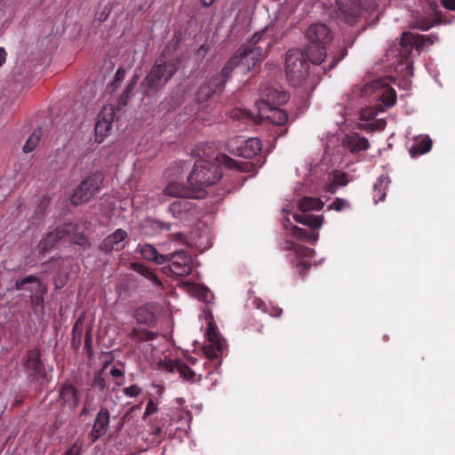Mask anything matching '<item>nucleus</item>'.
I'll use <instances>...</instances> for the list:
<instances>
[{"label":"nucleus","mask_w":455,"mask_h":455,"mask_svg":"<svg viewBox=\"0 0 455 455\" xmlns=\"http://www.w3.org/2000/svg\"><path fill=\"white\" fill-rule=\"evenodd\" d=\"M212 153V148L208 143L198 145L193 150V154L198 156L199 159L195 163L193 171L188 177V183L200 197L204 196L205 187L215 184L221 178L220 166L251 173V176L257 172L256 166L251 162L235 161L225 154L214 156Z\"/></svg>","instance_id":"obj_1"},{"label":"nucleus","mask_w":455,"mask_h":455,"mask_svg":"<svg viewBox=\"0 0 455 455\" xmlns=\"http://www.w3.org/2000/svg\"><path fill=\"white\" fill-rule=\"evenodd\" d=\"M214 0H201L202 4L205 7L211 6Z\"/></svg>","instance_id":"obj_57"},{"label":"nucleus","mask_w":455,"mask_h":455,"mask_svg":"<svg viewBox=\"0 0 455 455\" xmlns=\"http://www.w3.org/2000/svg\"><path fill=\"white\" fill-rule=\"evenodd\" d=\"M271 46L270 39L266 36V30L256 32L251 38L243 44L238 52L229 59L225 66L231 61L230 74L235 68H241L242 72H249L253 68L263 56V51Z\"/></svg>","instance_id":"obj_2"},{"label":"nucleus","mask_w":455,"mask_h":455,"mask_svg":"<svg viewBox=\"0 0 455 455\" xmlns=\"http://www.w3.org/2000/svg\"><path fill=\"white\" fill-rule=\"evenodd\" d=\"M293 218L298 223L307 226L311 229L320 228L323 221V216H315L304 212L300 214H295Z\"/></svg>","instance_id":"obj_29"},{"label":"nucleus","mask_w":455,"mask_h":455,"mask_svg":"<svg viewBox=\"0 0 455 455\" xmlns=\"http://www.w3.org/2000/svg\"><path fill=\"white\" fill-rule=\"evenodd\" d=\"M262 148L261 141L258 138H233L228 142L229 153L243 158H252L257 156Z\"/></svg>","instance_id":"obj_11"},{"label":"nucleus","mask_w":455,"mask_h":455,"mask_svg":"<svg viewBox=\"0 0 455 455\" xmlns=\"http://www.w3.org/2000/svg\"><path fill=\"white\" fill-rule=\"evenodd\" d=\"M14 288L17 291L28 290L33 293L32 297L35 301L39 305L44 302V294L46 289L44 287L39 279L33 275H27L26 277L17 280L14 284Z\"/></svg>","instance_id":"obj_15"},{"label":"nucleus","mask_w":455,"mask_h":455,"mask_svg":"<svg viewBox=\"0 0 455 455\" xmlns=\"http://www.w3.org/2000/svg\"><path fill=\"white\" fill-rule=\"evenodd\" d=\"M138 80H139V75L135 74L132 80L130 81V83L128 84L127 87L125 88V91L124 92L121 99L122 100H127L130 97V94L132 92V91L134 90L137 83H138Z\"/></svg>","instance_id":"obj_43"},{"label":"nucleus","mask_w":455,"mask_h":455,"mask_svg":"<svg viewBox=\"0 0 455 455\" xmlns=\"http://www.w3.org/2000/svg\"><path fill=\"white\" fill-rule=\"evenodd\" d=\"M92 387L99 391H103L107 388V381L103 377L102 371H97L94 374Z\"/></svg>","instance_id":"obj_41"},{"label":"nucleus","mask_w":455,"mask_h":455,"mask_svg":"<svg viewBox=\"0 0 455 455\" xmlns=\"http://www.w3.org/2000/svg\"><path fill=\"white\" fill-rule=\"evenodd\" d=\"M174 236L177 240L183 241L185 239V235L182 233H178Z\"/></svg>","instance_id":"obj_58"},{"label":"nucleus","mask_w":455,"mask_h":455,"mask_svg":"<svg viewBox=\"0 0 455 455\" xmlns=\"http://www.w3.org/2000/svg\"><path fill=\"white\" fill-rule=\"evenodd\" d=\"M125 72L123 68H118L115 75V82H122L124 79Z\"/></svg>","instance_id":"obj_52"},{"label":"nucleus","mask_w":455,"mask_h":455,"mask_svg":"<svg viewBox=\"0 0 455 455\" xmlns=\"http://www.w3.org/2000/svg\"><path fill=\"white\" fill-rule=\"evenodd\" d=\"M300 49H290L285 58V75L289 83L294 86H299L307 77L309 65Z\"/></svg>","instance_id":"obj_6"},{"label":"nucleus","mask_w":455,"mask_h":455,"mask_svg":"<svg viewBox=\"0 0 455 455\" xmlns=\"http://www.w3.org/2000/svg\"><path fill=\"white\" fill-rule=\"evenodd\" d=\"M292 235L300 240L306 241L311 244H315L319 237V234L315 229H305L298 226H293L291 229Z\"/></svg>","instance_id":"obj_30"},{"label":"nucleus","mask_w":455,"mask_h":455,"mask_svg":"<svg viewBox=\"0 0 455 455\" xmlns=\"http://www.w3.org/2000/svg\"><path fill=\"white\" fill-rule=\"evenodd\" d=\"M277 311H278V313L276 314V315H280L282 313V309H278Z\"/></svg>","instance_id":"obj_64"},{"label":"nucleus","mask_w":455,"mask_h":455,"mask_svg":"<svg viewBox=\"0 0 455 455\" xmlns=\"http://www.w3.org/2000/svg\"><path fill=\"white\" fill-rule=\"evenodd\" d=\"M157 410V404L152 399H150L147 403V407L144 412V418L152 415L153 413L156 412Z\"/></svg>","instance_id":"obj_46"},{"label":"nucleus","mask_w":455,"mask_h":455,"mask_svg":"<svg viewBox=\"0 0 455 455\" xmlns=\"http://www.w3.org/2000/svg\"><path fill=\"white\" fill-rule=\"evenodd\" d=\"M168 212L175 219L180 220H188L192 219L196 212V204L186 199H178L169 205Z\"/></svg>","instance_id":"obj_19"},{"label":"nucleus","mask_w":455,"mask_h":455,"mask_svg":"<svg viewBox=\"0 0 455 455\" xmlns=\"http://www.w3.org/2000/svg\"><path fill=\"white\" fill-rule=\"evenodd\" d=\"M22 366L28 374L29 381L41 382L46 379V369L41 359V351L39 348L35 347L26 352L23 356Z\"/></svg>","instance_id":"obj_9"},{"label":"nucleus","mask_w":455,"mask_h":455,"mask_svg":"<svg viewBox=\"0 0 455 455\" xmlns=\"http://www.w3.org/2000/svg\"><path fill=\"white\" fill-rule=\"evenodd\" d=\"M442 4L448 10L455 11V0H442Z\"/></svg>","instance_id":"obj_50"},{"label":"nucleus","mask_w":455,"mask_h":455,"mask_svg":"<svg viewBox=\"0 0 455 455\" xmlns=\"http://www.w3.org/2000/svg\"><path fill=\"white\" fill-rule=\"evenodd\" d=\"M231 61L228 66H224L220 73L212 76L205 84H202L196 93L198 101L204 102L210 99L213 94L220 92L230 77Z\"/></svg>","instance_id":"obj_10"},{"label":"nucleus","mask_w":455,"mask_h":455,"mask_svg":"<svg viewBox=\"0 0 455 455\" xmlns=\"http://www.w3.org/2000/svg\"><path fill=\"white\" fill-rule=\"evenodd\" d=\"M180 61L176 59L166 60L164 57L158 58L153 67H157L160 70L159 75L161 77L169 82L179 69Z\"/></svg>","instance_id":"obj_26"},{"label":"nucleus","mask_w":455,"mask_h":455,"mask_svg":"<svg viewBox=\"0 0 455 455\" xmlns=\"http://www.w3.org/2000/svg\"><path fill=\"white\" fill-rule=\"evenodd\" d=\"M42 133H43V132H42L41 127H37L36 129L34 130V132L28 137V139L27 140V141L23 147L24 153H30L36 148V147L39 143Z\"/></svg>","instance_id":"obj_35"},{"label":"nucleus","mask_w":455,"mask_h":455,"mask_svg":"<svg viewBox=\"0 0 455 455\" xmlns=\"http://www.w3.org/2000/svg\"><path fill=\"white\" fill-rule=\"evenodd\" d=\"M258 114L260 119L269 120L275 126L282 127L288 121L287 113L277 107H267L266 104L259 107Z\"/></svg>","instance_id":"obj_22"},{"label":"nucleus","mask_w":455,"mask_h":455,"mask_svg":"<svg viewBox=\"0 0 455 455\" xmlns=\"http://www.w3.org/2000/svg\"><path fill=\"white\" fill-rule=\"evenodd\" d=\"M286 251H292L298 259L297 267L299 268V275L304 276L310 264L307 261L310 259L315 251L302 244L295 243L291 241H286L283 248Z\"/></svg>","instance_id":"obj_16"},{"label":"nucleus","mask_w":455,"mask_h":455,"mask_svg":"<svg viewBox=\"0 0 455 455\" xmlns=\"http://www.w3.org/2000/svg\"><path fill=\"white\" fill-rule=\"evenodd\" d=\"M152 222V226L153 227H156V228H160L162 227V224L158 221H151Z\"/></svg>","instance_id":"obj_60"},{"label":"nucleus","mask_w":455,"mask_h":455,"mask_svg":"<svg viewBox=\"0 0 455 455\" xmlns=\"http://www.w3.org/2000/svg\"><path fill=\"white\" fill-rule=\"evenodd\" d=\"M431 8H432V10H433L436 14H438V12L435 11V9L437 8V4H431Z\"/></svg>","instance_id":"obj_61"},{"label":"nucleus","mask_w":455,"mask_h":455,"mask_svg":"<svg viewBox=\"0 0 455 455\" xmlns=\"http://www.w3.org/2000/svg\"><path fill=\"white\" fill-rule=\"evenodd\" d=\"M206 336L208 339V341L214 345L215 347H220V344H224L221 338L219 336L214 325L212 323H210L207 331H206Z\"/></svg>","instance_id":"obj_38"},{"label":"nucleus","mask_w":455,"mask_h":455,"mask_svg":"<svg viewBox=\"0 0 455 455\" xmlns=\"http://www.w3.org/2000/svg\"><path fill=\"white\" fill-rule=\"evenodd\" d=\"M224 344H220V347H215L210 343V346L204 347V353L209 359H217L222 354Z\"/></svg>","instance_id":"obj_40"},{"label":"nucleus","mask_w":455,"mask_h":455,"mask_svg":"<svg viewBox=\"0 0 455 455\" xmlns=\"http://www.w3.org/2000/svg\"><path fill=\"white\" fill-rule=\"evenodd\" d=\"M132 269L135 272L146 277L147 279L154 282V283H156V285L162 284L156 275L153 272V270L148 267L145 266L144 264L135 262L132 264Z\"/></svg>","instance_id":"obj_34"},{"label":"nucleus","mask_w":455,"mask_h":455,"mask_svg":"<svg viewBox=\"0 0 455 455\" xmlns=\"http://www.w3.org/2000/svg\"><path fill=\"white\" fill-rule=\"evenodd\" d=\"M86 413H87V409L84 407V408L83 409V411H82V413H81V414H82V415H84V414H86Z\"/></svg>","instance_id":"obj_62"},{"label":"nucleus","mask_w":455,"mask_h":455,"mask_svg":"<svg viewBox=\"0 0 455 455\" xmlns=\"http://www.w3.org/2000/svg\"><path fill=\"white\" fill-rule=\"evenodd\" d=\"M339 16L347 24L354 25L361 15L360 0H336Z\"/></svg>","instance_id":"obj_14"},{"label":"nucleus","mask_w":455,"mask_h":455,"mask_svg":"<svg viewBox=\"0 0 455 455\" xmlns=\"http://www.w3.org/2000/svg\"><path fill=\"white\" fill-rule=\"evenodd\" d=\"M153 435L159 436L162 434V429L159 427H156L152 431Z\"/></svg>","instance_id":"obj_56"},{"label":"nucleus","mask_w":455,"mask_h":455,"mask_svg":"<svg viewBox=\"0 0 455 455\" xmlns=\"http://www.w3.org/2000/svg\"><path fill=\"white\" fill-rule=\"evenodd\" d=\"M345 145L352 153L366 150L370 147L368 140L357 133L347 136Z\"/></svg>","instance_id":"obj_28"},{"label":"nucleus","mask_w":455,"mask_h":455,"mask_svg":"<svg viewBox=\"0 0 455 455\" xmlns=\"http://www.w3.org/2000/svg\"><path fill=\"white\" fill-rule=\"evenodd\" d=\"M124 419H125V417H123V419H122V420H121L120 427H123L124 422Z\"/></svg>","instance_id":"obj_63"},{"label":"nucleus","mask_w":455,"mask_h":455,"mask_svg":"<svg viewBox=\"0 0 455 455\" xmlns=\"http://www.w3.org/2000/svg\"><path fill=\"white\" fill-rule=\"evenodd\" d=\"M103 182V176L100 172L87 176L75 189L71 196V204L80 205L88 202L100 190Z\"/></svg>","instance_id":"obj_8"},{"label":"nucleus","mask_w":455,"mask_h":455,"mask_svg":"<svg viewBox=\"0 0 455 455\" xmlns=\"http://www.w3.org/2000/svg\"><path fill=\"white\" fill-rule=\"evenodd\" d=\"M114 116L115 115L113 109L107 107L103 108V109L99 114L94 129L97 142H102L105 137L108 135V132L112 127Z\"/></svg>","instance_id":"obj_20"},{"label":"nucleus","mask_w":455,"mask_h":455,"mask_svg":"<svg viewBox=\"0 0 455 455\" xmlns=\"http://www.w3.org/2000/svg\"><path fill=\"white\" fill-rule=\"evenodd\" d=\"M110 374H111L113 377H115V378H119V377L124 376V371H123L121 369H118V368L113 367V368L110 370Z\"/></svg>","instance_id":"obj_53"},{"label":"nucleus","mask_w":455,"mask_h":455,"mask_svg":"<svg viewBox=\"0 0 455 455\" xmlns=\"http://www.w3.org/2000/svg\"><path fill=\"white\" fill-rule=\"evenodd\" d=\"M432 144V140L429 137L422 138L411 147L410 154L411 156L426 154L431 150Z\"/></svg>","instance_id":"obj_31"},{"label":"nucleus","mask_w":455,"mask_h":455,"mask_svg":"<svg viewBox=\"0 0 455 455\" xmlns=\"http://www.w3.org/2000/svg\"><path fill=\"white\" fill-rule=\"evenodd\" d=\"M323 207V203L319 198L305 196L300 199L299 208L301 212L318 211Z\"/></svg>","instance_id":"obj_32"},{"label":"nucleus","mask_w":455,"mask_h":455,"mask_svg":"<svg viewBox=\"0 0 455 455\" xmlns=\"http://www.w3.org/2000/svg\"><path fill=\"white\" fill-rule=\"evenodd\" d=\"M306 37L307 58L315 65L321 64L326 57V45L333 38L331 29L325 24L315 23L308 27Z\"/></svg>","instance_id":"obj_3"},{"label":"nucleus","mask_w":455,"mask_h":455,"mask_svg":"<svg viewBox=\"0 0 455 455\" xmlns=\"http://www.w3.org/2000/svg\"><path fill=\"white\" fill-rule=\"evenodd\" d=\"M157 67H152L146 77L141 82V88L145 95L150 96L159 92L166 84L159 75Z\"/></svg>","instance_id":"obj_21"},{"label":"nucleus","mask_w":455,"mask_h":455,"mask_svg":"<svg viewBox=\"0 0 455 455\" xmlns=\"http://www.w3.org/2000/svg\"><path fill=\"white\" fill-rule=\"evenodd\" d=\"M123 393L129 397H137L140 395L141 388L138 385L134 384L130 387H124L123 389Z\"/></svg>","instance_id":"obj_44"},{"label":"nucleus","mask_w":455,"mask_h":455,"mask_svg":"<svg viewBox=\"0 0 455 455\" xmlns=\"http://www.w3.org/2000/svg\"><path fill=\"white\" fill-rule=\"evenodd\" d=\"M127 233L119 228L116 229L113 234L108 235L100 243L99 249L104 253H110L114 250H121L124 248L123 242L126 239Z\"/></svg>","instance_id":"obj_23"},{"label":"nucleus","mask_w":455,"mask_h":455,"mask_svg":"<svg viewBox=\"0 0 455 455\" xmlns=\"http://www.w3.org/2000/svg\"><path fill=\"white\" fill-rule=\"evenodd\" d=\"M387 178L380 176L373 185V200L375 204L381 202L386 197Z\"/></svg>","instance_id":"obj_33"},{"label":"nucleus","mask_w":455,"mask_h":455,"mask_svg":"<svg viewBox=\"0 0 455 455\" xmlns=\"http://www.w3.org/2000/svg\"><path fill=\"white\" fill-rule=\"evenodd\" d=\"M289 100V94L285 92H279L275 89L269 88L267 92L262 93L261 100L258 102V108L267 105V107H279L285 104Z\"/></svg>","instance_id":"obj_25"},{"label":"nucleus","mask_w":455,"mask_h":455,"mask_svg":"<svg viewBox=\"0 0 455 455\" xmlns=\"http://www.w3.org/2000/svg\"><path fill=\"white\" fill-rule=\"evenodd\" d=\"M84 347L88 352L92 350V337L91 329L87 330L84 336Z\"/></svg>","instance_id":"obj_47"},{"label":"nucleus","mask_w":455,"mask_h":455,"mask_svg":"<svg viewBox=\"0 0 455 455\" xmlns=\"http://www.w3.org/2000/svg\"><path fill=\"white\" fill-rule=\"evenodd\" d=\"M335 182L339 186H345L347 183V175L345 173H339L334 176Z\"/></svg>","instance_id":"obj_49"},{"label":"nucleus","mask_w":455,"mask_h":455,"mask_svg":"<svg viewBox=\"0 0 455 455\" xmlns=\"http://www.w3.org/2000/svg\"><path fill=\"white\" fill-rule=\"evenodd\" d=\"M436 22H439V20H432L430 18L426 17H420L417 18L414 20V27L422 31H427L430 29Z\"/></svg>","instance_id":"obj_39"},{"label":"nucleus","mask_w":455,"mask_h":455,"mask_svg":"<svg viewBox=\"0 0 455 455\" xmlns=\"http://www.w3.org/2000/svg\"><path fill=\"white\" fill-rule=\"evenodd\" d=\"M340 59H341V58H340V57H339V58H337V59L333 60L331 61V63L329 65L328 69H329V70H331V69L334 68V67H335V66H336V64L340 60Z\"/></svg>","instance_id":"obj_55"},{"label":"nucleus","mask_w":455,"mask_h":455,"mask_svg":"<svg viewBox=\"0 0 455 455\" xmlns=\"http://www.w3.org/2000/svg\"><path fill=\"white\" fill-rule=\"evenodd\" d=\"M168 197H179L180 199L200 198V195L196 193L190 185L187 187L177 182H169L163 192L158 195L157 200L160 204H164Z\"/></svg>","instance_id":"obj_13"},{"label":"nucleus","mask_w":455,"mask_h":455,"mask_svg":"<svg viewBox=\"0 0 455 455\" xmlns=\"http://www.w3.org/2000/svg\"><path fill=\"white\" fill-rule=\"evenodd\" d=\"M82 446L77 443H75L65 453L64 455H80L81 454Z\"/></svg>","instance_id":"obj_48"},{"label":"nucleus","mask_w":455,"mask_h":455,"mask_svg":"<svg viewBox=\"0 0 455 455\" xmlns=\"http://www.w3.org/2000/svg\"><path fill=\"white\" fill-rule=\"evenodd\" d=\"M230 116L233 119L242 120L243 122H256V116L247 109L235 108L231 111Z\"/></svg>","instance_id":"obj_37"},{"label":"nucleus","mask_w":455,"mask_h":455,"mask_svg":"<svg viewBox=\"0 0 455 455\" xmlns=\"http://www.w3.org/2000/svg\"><path fill=\"white\" fill-rule=\"evenodd\" d=\"M164 368L168 372H178L184 380L189 383H199L202 380V376L190 369L181 360H169L164 364Z\"/></svg>","instance_id":"obj_17"},{"label":"nucleus","mask_w":455,"mask_h":455,"mask_svg":"<svg viewBox=\"0 0 455 455\" xmlns=\"http://www.w3.org/2000/svg\"><path fill=\"white\" fill-rule=\"evenodd\" d=\"M146 313V310L143 309V308H140L136 311L135 313V316H136V319L138 322H140V323H146L147 322V319L145 317H143V315Z\"/></svg>","instance_id":"obj_51"},{"label":"nucleus","mask_w":455,"mask_h":455,"mask_svg":"<svg viewBox=\"0 0 455 455\" xmlns=\"http://www.w3.org/2000/svg\"><path fill=\"white\" fill-rule=\"evenodd\" d=\"M280 129H281V132H278V131H275V133H278V136L284 135L286 133V132H287V129L286 128H283V126L280 127Z\"/></svg>","instance_id":"obj_59"},{"label":"nucleus","mask_w":455,"mask_h":455,"mask_svg":"<svg viewBox=\"0 0 455 455\" xmlns=\"http://www.w3.org/2000/svg\"><path fill=\"white\" fill-rule=\"evenodd\" d=\"M110 413L106 407H101L96 415L92 431L89 434L91 442L96 443L106 435L109 427Z\"/></svg>","instance_id":"obj_18"},{"label":"nucleus","mask_w":455,"mask_h":455,"mask_svg":"<svg viewBox=\"0 0 455 455\" xmlns=\"http://www.w3.org/2000/svg\"><path fill=\"white\" fill-rule=\"evenodd\" d=\"M140 251L141 256L145 259L153 261L157 265L164 264L168 260V255H164V254L158 253L156 249L153 245L148 244V243L143 244L140 247Z\"/></svg>","instance_id":"obj_27"},{"label":"nucleus","mask_w":455,"mask_h":455,"mask_svg":"<svg viewBox=\"0 0 455 455\" xmlns=\"http://www.w3.org/2000/svg\"><path fill=\"white\" fill-rule=\"evenodd\" d=\"M79 324H80V320H78L73 327V341H72L73 346H75L76 339H78V343H80V341H81L83 329L81 326H79Z\"/></svg>","instance_id":"obj_45"},{"label":"nucleus","mask_w":455,"mask_h":455,"mask_svg":"<svg viewBox=\"0 0 455 455\" xmlns=\"http://www.w3.org/2000/svg\"><path fill=\"white\" fill-rule=\"evenodd\" d=\"M61 405L67 407L70 411H74L79 402L76 388L69 383H64L60 389L59 395Z\"/></svg>","instance_id":"obj_24"},{"label":"nucleus","mask_w":455,"mask_h":455,"mask_svg":"<svg viewBox=\"0 0 455 455\" xmlns=\"http://www.w3.org/2000/svg\"><path fill=\"white\" fill-rule=\"evenodd\" d=\"M67 237L71 243L78 244L84 248L90 245L87 237L83 233L79 232L77 224L65 222L58 226L54 230L48 232L45 236L40 240L37 250L40 254H44L52 250L57 243L63 241Z\"/></svg>","instance_id":"obj_4"},{"label":"nucleus","mask_w":455,"mask_h":455,"mask_svg":"<svg viewBox=\"0 0 455 455\" xmlns=\"http://www.w3.org/2000/svg\"><path fill=\"white\" fill-rule=\"evenodd\" d=\"M129 336L134 341H149L156 337L153 332L142 328H134Z\"/></svg>","instance_id":"obj_36"},{"label":"nucleus","mask_w":455,"mask_h":455,"mask_svg":"<svg viewBox=\"0 0 455 455\" xmlns=\"http://www.w3.org/2000/svg\"><path fill=\"white\" fill-rule=\"evenodd\" d=\"M435 36H427L411 32H403L399 44V56L400 60L396 66L397 72H405V75L412 76V61L410 56L413 49L418 51L421 50L426 43L433 44L435 41Z\"/></svg>","instance_id":"obj_5"},{"label":"nucleus","mask_w":455,"mask_h":455,"mask_svg":"<svg viewBox=\"0 0 455 455\" xmlns=\"http://www.w3.org/2000/svg\"><path fill=\"white\" fill-rule=\"evenodd\" d=\"M7 52L4 47H0V67L5 62L6 60Z\"/></svg>","instance_id":"obj_54"},{"label":"nucleus","mask_w":455,"mask_h":455,"mask_svg":"<svg viewBox=\"0 0 455 455\" xmlns=\"http://www.w3.org/2000/svg\"><path fill=\"white\" fill-rule=\"evenodd\" d=\"M361 96H371L379 100L386 107H392L396 103L395 91L383 79H375L360 87Z\"/></svg>","instance_id":"obj_7"},{"label":"nucleus","mask_w":455,"mask_h":455,"mask_svg":"<svg viewBox=\"0 0 455 455\" xmlns=\"http://www.w3.org/2000/svg\"><path fill=\"white\" fill-rule=\"evenodd\" d=\"M167 261L171 262L168 270L175 276H187L192 271V258L183 250L168 254Z\"/></svg>","instance_id":"obj_12"},{"label":"nucleus","mask_w":455,"mask_h":455,"mask_svg":"<svg viewBox=\"0 0 455 455\" xmlns=\"http://www.w3.org/2000/svg\"><path fill=\"white\" fill-rule=\"evenodd\" d=\"M349 207V204L343 198H336L331 204L328 205V210H335L340 212L343 209Z\"/></svg>","instance_id":"obj_42"}]
</instances>
